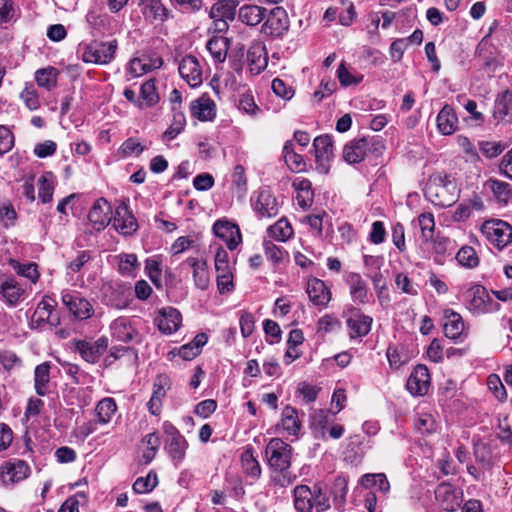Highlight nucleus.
I'll use <instances>...</instances> for the list:
<instances>
[{"mask_svg":"<svg viewBox=\"0 0 512 512\" xmlns=\"http://www.w3.org/2000/svg\"><path fill=\"white\" fill-rule=\"evenodd\" d=\"M111 222L114 229L124 236L132 235L138 229L135 217L125 204L117 206L113 214L109 202L105 198H98V230Z\"/></svg>","mask_w":512,"mask_h":512,"instance_id":"obj_1","label":"nucleus"},{"mask_svg":"<svg viewBox=\"0 0 512 512\" xmlns=\"http://www.w3.org/2000/svg\"><path fill=\"white\" fill-rule=\"evenodd\" d=\"M384 145L379 137L368 136L356 138L343 148V158L349 164H357L364 160L368 153H381Z\"/></svg>","mask_w":512,"mask_h":512,"instance_id":"obj_3","label":"nucleus"},{"mask_svg":"<svg viewBox=\"0 0 512 512\" xmlns=\"http://www.w3.org/2000/svg\"><path fill=\"white\" fill-rule=\"evenodd\" d=\"M313 148L317 171L327 174L330 170V161L334 156L332 137L329 135L316 137L313 141Z\"/></svg>","mask_w":512,"mask_h":512,"instance_id":"obj_8","label":"nucleus"},{"mask_svg":"<svg viewBox=\"0 0 512 512\" xmlns=\"http://www.w3.org/2000/svg\"><path fill=\"white\" fill-rule=\"evenodd\" d=\"M118 258V271L122 275H133L137 270L139 264L136 254H120L117 256Z\"/></svg>","mask_w":512,"mask_h":512,"instance_id":"obj_53","label":"nucleus"},{"mask_svg":"<svg viewBox=\"0 0 512 512\" xmlns=\"http://www.w3.org/2000/svg\"><path fill=\"white\" fill-rule=\"evenodd\" d=\"M0 294L9 307L17 306L25 295V289L13 277L0 280Z\"/></svg>","mask_w":512,"mask_h":512,"instance_id":"obj_17","label":"nucleus"},{"mask_svg":"<svg viewBox=\"0 0 512 512\" xmlns=\"http://www.w3.org/2000/svg\"><path fill=\"white\" fill-rule=\"evenodd\" d=\"M77 56L84 63H96V41L91 40L90 42H81L77 48Z\"/></svg>","mask_w":512,"mask_h":512,"instance_id":"obj_58","label":"nucleus"},{"mask_svg":"<svg viewBox=\"0 0 512 512\" xmlns=\"http://www.w3.org/2000/svg\"><path fill=\"white\" fill-rule=\"evenodd\" d=\"M306 291L309 299L318 306H326L331 299L330 290L324 281L317 278L308 281Z\"/></svg>","mask_w":512,"mask_h":512,"instance_id":"obj_21","label":"nucleus"},{"mask_svg":"<svg viewBox=\"0 0 512 512\" xmlns=\"http://www.w3.org/2000/svg\"><path fill=\"white\" fill-rule=\"evenodd\" d=\"M330 422V415L326 410H314L311 414V426L314 429L321 431L322 436L324 435V431L328 429Z\"/></svg>","mask_w":512,"mask_h":512,"instance_id":"obj_60","label":"nucleus"},{"mask_svg":"<svg viewBox=\"0 0 512 512\" xmlns=\"http://www.w3.org/2000/svg\"><path fill=\"white\" fill-rule=\"evenodd\" d=\"M61 299L63 305L77 319H86L90 317L93 312V307L90 302L77 293L63 291Z\"/></svg>","mask_w":512,"mask_h":512,"instance_id":"obj_10","label":"nucleus"},{"mask_svg":"<svg viewBox=\"0 0 512 512\" xmlns=\"http://www.w3.org/2000/svg\"><path fill=\"white\" fill-rule=\"evenodd\" d=\"M207 50L216 62L225 61L228 51V40L225 37H213L207 42Z\"/></svg>","mask_w":512,"mask_h":512,"instance_id":"obj_41","label":"nucleus"},{"mask_svg":"<svg viewBox=\"0 0 512 512\" xmlns=\"http://www.w3.org/2000/svg\"><path fill=\"white\" fill-rule=\"evenodd\" d=\"M170 389V378L167 375H158L153 384V392L147 403L149 412L158 416L162 409V400Z\"/></svg>","mask_w":512,"mask_h":512,"instance_id":"obj_15","label":"nucleus"},{"mask_svg":"<svg viewBox=\"0 0 512 512\" xmlns=\"http://www.w3.org/2000/svg\"><path fill=\"white\" fill-rule=\"evenodd\" d=\"M484 187L490 190L498 202L506 204L511 196L510 185L497 179H488Z\"/></svg>","mask_w":512,"mask_h":512,"instance_id":"obj_36","label":"nucleus"},{"mask_svg":"<svg viewBox=\"0 0 512 512\" xmlns=\"http://www.w3.org/2000/svg\"><path fill=\"white\" fill-rule=\"evenodd\" d=\"M186 448L187 441L182 435L172 437L167 441V451L176 462H180L184 458Z\"/></svg>","mask_w":512,"mask_h":512,"instance_id":"obj_49","label":"nucleus"},{"mask_svg":"<svg viewBox=\"0 0 512 512\" xmlns=\"http://www.w3.org/2000/svg\"><path fill=\"white\" fill-rule=\"evenodd\" d=\"M236 5L233 0H219L209 11L210 18H225L233 20L236 16Z\"/></svg>","mask_w":512,"mask_h":512,"instance_id":"obj_34","label":"nucleus"},{"mask_svg":"<svg viewBox=\"0 0 512 512\" xmlns=\"http://www.w3.org/2000/svg\"><path fill=\"white\" fill-rule=\"evenodd\" d=\"M468 309L475 315L493 313L500 309V304L495 301L482 285H474L467 291Z\"/></svg>","mask_w":512,"mask_h":512,"instance_id":"obj_6","label":"nucleus"},{"mask_svg":"<svg viewBox=\"0 0 512 512\" xmlns=\"http://www.w3.org/2000/svg\"><path fill=\"white\" fill-rule=\"evenodd\" d=\"M139 99L138 107L141 109L155 106L159 102L154 79H149L141 85Z\"/></svg>","mask_w":512,"mask_h":512,"instance_id":"obj_32","label":"nucleus"},{"mask_svg":"<svg viewBox=\"0 0 512 512\" xmlns=\"http://www.w3.org/2000/svg\"><path fill=\"white\" fill-rule=\"evenodd\" d=\"M247 62L252 74L258 75L267 66L265 46L261 43L253 44L247 51Z\"/></svg>","mask_w":512,"mask_h":512,"instance_id":"obj_24","label":"nucleus"},{"mask_svg":"<svg viewBox=\"0 0 512 512\" xmlns=\"http://www.w3.org/2000/svg\"><path fill=\"white\" fill-rule=\"evenodd\" d=\"M289 27L288 13L283 7L277 6L267 10L261 33L272 39H281L288 32Z\"/></svg>","mask_w":512,"mask_h":512,"instance_id":"obj_5","label":"nucleus"},{"mask_svg":"<svg viewBox=\"0 0 512 512\" xmlns=\"http://www.w3.org/2000/svg\"><path fill=\"white\" fill-rule=\"evenodd\" d=\"M371 282L377 294L379 303L385 306L389 302V294L387 292V282L381 272H376L371 276Z\"/></svg>","mask_w":512,"mask_h":512,"instance_id":"obj_54","label":"nucleus"},{"mask_svg":"<svg viewBox=\"0 0 512 512\" xmlns=\"http://www.w3.org/2000/svg\"><path fill=\"white\" fill-rule=\"evenodd\" d=\"M238 108L251 116H255L260 110L250 91H247L240 96Z\"/></svg>","mask_w":512,"mask_h":512,"instance_id":"obj_62","label":"nucleus"},{"mask_svg":"<svg viewBox=\"0 0 512 512\" xmlns=\"http://www.w3.org/2000/svg\"><path fill=\"white\" fill-rule=\"evenodd\" d=\"M117 411L113 398L107 397L98 401V424H108Z\"/></svg>","mask_w":512,"mask_h":512,"instance_id":"obj_47","label":"nucleus"},{"mask_svg":"<svg viewBox=\"0 0 512 512\" xmlns=\"http://www.w3.org/2000/svg\"><path fill=\"white\" fill-rule=\"evenodd\" d=\"M282 418H281V425L283 429L289 434V435H297V433L300 430L301 424L298 419V414L295 408L291 406H286L282 410Z\"/></svg>","mask_w":512,"mask_h":512,"instance_id":"obj_40","label":"nucleus"},{"mask_svg":"<svg viewBox=\"0 0 512 512\" xmlns=\"http://www.w3.org/2000/svg\"><path fill=\"white\" fill-rule=\"evenodd\" d=\"M346 282L349 286V292L354 303L366 304L369 302L372 294L369 292L368 285L360 274L350 273Z\"/></svg>","mask_w":512,"mask_h":512,"instance_id":"obj_19","label":"nucleus"},{"mask_svg":"<svg viewBox=\"0 0 512 512\" xmlns=\"http://www.w3.org/2000/svg\"><path fill=\"white\" fill-rule=\"evenodd\" d=\"M437 129L442 135H451L457 130L458 118L452 106L446 104L436 118Z\"/></svg>","mask_w":512,"mask_h":512,"instance_id":"obj_22","label":"nucleus"},{"mask_svg":"<svg viewBox=\"0 0 512 512\" xmlns=\"http://www.w3.org/2000/svg\"><path fill=\"white\" fill-rule=\"evenodd\" d=\"M117 47L116 39H111L98 45V65L110 63L114 59Z\"/></svg>","mask_w":512,"mask_h":512,"instance_id":"obj_52","label":"nucleus"},{"mask_svg":"<svg viewBox=\"0 0 512 512\" xmlns=\"http://www.w3.org/2000/svg\"><path fill=\"white\" fill-rule=\"evenodd\" d=\"M267 233L271 238L285 242L292 236L293 229L286 218H281L267 229Z\"/></svg>","mask_w":512,"mask_h":512,"instance_id":"obj_44","label":"nucleus"},{"mask_svg":"<svg viewBox=\"0 0 512 512\" xmlns=\"http://www.w3.org/2000/svg\"><path fill=\"white\" fill-rule=\"evenodd\" d=\"M76 350L81 357L88 363L96 362V345L92 340H77L75 342Z\"/></svg>","mask_w":512,"mask_h":512,"instance_id":"obj_56","label":"nucleus"},{"mask_svg":"<svg viewBox=\"0 0 512 512\" xmlns=\"http://www.w3.org/2000/svg\"><path fill=\"white\" fill-rule=\"evenodd\" d=\"M456 259L461 266L467 268H474L479 263V259L475 250L470 246L462 247L458 251Z\"/></svg>","mask_w":512,"mask_h":512,"instance_id":"obj_57","label":"nucleus"},{"mask_svg":"<svg viewBox=\"0 0 512 512\" xmlns=\"http://www.w3.org/2000/svg\"><path fill=\"white\" fill-rule=\"evenodd\" d=\"M253 206L255 212L260 218L275 217L279 212V206L276 197L267 189L259 191Z\"/></svg>","mask_w":512,"mask_h":512,"instance_id":"obj_18","label":"nucleus"},{"mask_svg":"<svg viewBox=\"0 0 512 512\" xmlns=\"http://www.w3.org/2000/svg\"><path fill=\"white\" fill-rule=\"evenodd\" d=\"M1 469V479L4 484L20 482L30 473V468L24 460L6 462Z\"/></svg>","mask_w":512,"mask_h":512,"instance_id":"obj_16","label":"nucleus"},{"mask_svg":"<svg viewBox=\"0 0 512 512\" xmlns=\"http://www.w3.org/2000/svg\"><path fill=\"white\" fill-rule=\"evenodd\" d=\"M184 263L193 269V279L195 285L201 290H206L210 282L206 261L190 257L187 258Z\"/></svg>","mask_w":512,"mask_h":512,"instance_id":"obj_25","label":"nucleus"},{"mask_svg":"<svg viewBox=\"0 0 512 512\" xmlns=\"http://www.w3.org/2000/svg\"><path fill=\"white\" fill-rule=\"evenodd\" d=\"M38 196L42 203H49L53 198L54 176L52 172H45L38 179Z\"/></svg>","mask_w":512,"mask_h":512,"instance_id":"obj_45","label":"nucleus"},{"mask_svg":"<svg viewBox=\"0 0 512 512\" xmlns=\"http://www.w3.org/2000/svg\"><path fill=\"white\" fill-rule=\"evenodd\" d=\"M155 323L162 333L170 335L180 328L182 315L174 307H165L159 311Z\"/></svg>","mask_w":512,"mask_h":512,"instance_id":"obj_13","label":"nucleus"},{"mask_svg":"<svg viewBox=\"0 0 512 512\" xmlns=\"http://www.w3.org/2000/svg\"><path fill=\"white\" fill-rule=\"evenodd\" d=\"M293 448L281 438H272L265 448L268 465L273 471H285L290 468Z\"/></svg>","mask_w":512,"mask_h":512,"instance_id":"obj_4","label":"nucleus"},{"mask_svg":"<svg viewBox=\"0 0 512 512\" xmlns=\"http://www.w3.org/2000/svg\"><path fill=\"white\" fill-rule=\"evenodd\" d=\"M180 76L191 86L197 87L202 84V69L195 56L187 55L179 63Z\"/></svg>","mask_w":512,"mask_h":512,"instance_id":"obj_12","label":"nucleus"},{"mask_svg":"<svg viewBox=\"0 0 512 512\" xmlns=\"http://www.w3.org/2000/svg\"><path fill=\"white\" fill-rule=\"evenodd\" d=\"M443 329L446 337L450 339L459 338L464 331V322L461 315L452 310L445 311Z\"/></svg>","mask_w":512,"mask_h":512,"instance_id":"obj_29","label":"nucleus"},{"mask_svg":"<svg viewBox=\"0 0 512 512\" xmlns=\"http://www.w3.org/2000/svg\"><path fill=\"white\" fill-rule=\"evenodd\" d=\"M312 489L307 485H297L293 489V503L297 512H311Z\"/></svg>","mask_w":512,"mask_h":512,"instance_id":"obj_31","label":"nucleus"},{"mask_svg":"<svg viewBox=\"0 0 512 512\" xmlns=\"http://www.w3.org/2000/svg\"><path fill=\"white\" fill-rule=\"evenodd\" d=\"M158 484V477L154 471H150L145 477H139L133 484V491L136 494L151 492Z\"/></svg>","mask_w":512,"mask_h":512,"instance_id":"obj_50","label":"nucleus"},{"mask_svg":"<svg viewBox=\"0 0 512 512\" xmlns=\"http://www.w3.org/2000/svg\"><path fill=\"white\" fill-rule=\"evenodd\" d=\"M0 363L6 371H11L19 368L22 365V360L13 351L4 350L0 352Z\"/></svg>","mask_w":512,"mask_h":512,"instance_id":"obj_64","label":"nucleus"},{"mask_svg":"<svg viewBox=\"0 0 512 512\" xmlns=\"http://www.w3.org/2000/svg\"><path fill=\"white\" fill-rule=\"evenodd\" d=\"M9 265L16 271L18 275L29 279L33 284H35L38 281L40 275L36 263H20L15 259H10Z\"/></svg>","mask_w":512,"mask_h":512,"instance_id":"obj_43","label":"nucleus"},{"mask_svg":"<svg viewBox=\"0 0 512 512\" xmlns=\"http://www.w3.org/2000/svg\"><path fill=\"white\" fill-rule=\"evenodd\" d=\"M372 322L373 320L370 316L363 314L348 318L346 323L349 328L350 338L354 339L366 336L371 330Z\"/></svg>","mask_w":512,"mask_h":512,"instance_id":"obj_27","label":"nucleus"},{"mask_svg":"<svg viewBox=\"0 0 512 512\" xmlns=\"http://www.w3.org/2000/svg\"><path fill=\"white\" fill-rule=\"evenodd\" d=\"M241 465L246 476L256 480L261 476V467L253 454L252 448H247L241 454Z\"/></svg>","mask_w":512,"mask_h":512,"instance_id":"obj_33","label":"nucleus"},{"mask_svg":"<svg viewBox=\"0 0 512 512\" xmlns=\"http://www.w3.org/2000/svg\"><path fill=\"white\" fill-rule=\"evenodd\" d=\"M283 157L288 168L295 173L305 171L306 162L302 155L294 150L292 141H287L283 147Z\"/></svg>","mask_w":512,"mask_h":512,"instance_id":"obj_30","label":"nucleus"},{"mask_svg":"<svg viewBox=\"0 0 512 512\" xmlns=\"http://www.w3.org/2000/svg\"><path fill=\"white\" fill-rule=\"evenodd\" d=\"M19 97L30 111H35L40 108L39 95L32 83H25Z\"/></svg>","mask_w":512,"mask_h":512,"instance_id":"obj_51","label":"nucleus"},{"mask_svg":"<svg viewBox=\"0 0 512 512\" xmlns=\"http://www.w3.org/2000/svg\"><path fill=\"white\" fill-rule=\"evenodd\" d=\"M415 428L421 434H431L436 430V422L429 413H421L415 421Z\"/></svg>","mask_w":512,"mask_h":512,"instance_id":"obj_61","label":"nucleus"},{"mask_svg":"<svg viewBox=\"0 0 512 512\" xmlns=\"http://www.w3.org/2000/svg\"><path fill=\"white\" fill-rule=\"evenodd\" d=\"M59 71L52 66H48L46 68L38 69L35 72V81L38 86L47 89L48 91L52 90L57 85V77Z\"/></svg>","mask_w":512,"mask_h":512,"instance_id":"obj_37","label":"nucleus"},{"mask_svg":"<svg viewBox=\"0 0 512 512\" xmlns=\"http://www.w3.org/2000/svg\"><path fill=\"white\" fill-rule=\"evenodd\" d=\"M186 117L183 112L173 113V119L170 126L163 133L162 138L164 141H172L175 139L185 128Z\"/></svg>","mask_w":512,"mask_h":512,"instance_id":"obj_48","label":"nucleus"},{"mask_svg":"<svg viewBox=\"0 0 512 512\" xmlns=\"http://www.w3.org/2000/svg\"><path fill=\"white\" fill-rule=\"evenodd\" d=\"M361 483L366 488L373 487L383 494L388 493L390 490V483L383 473L365 474L361 478Z\"/></svg>","mask_w":512,"mask_h":512,"instance_id":"obj_46","label":"nucleus"},{"mask_svg":"<svg viewBox=\"0 0 512 512\" xmlns=\"http://www.w3.org/2000/svg\"><path fill=\"white\" fill-rule=\"evenodd\" d=\"M53 310L54 307L44 298L38 303L34 315L32 316V322L36 323L37 326L48 322Z\"/></svg>","mask_w":512,"mask_h":512,"instance_id":"obj_59","label":"nucleus"},{"mask_svg":"<svg viewBox=\"0 0 512 512\" xmlns=\"http://www.w3.org/2000/svg\"><path fill=\"white\" fill-rule=\"evenodd\" d=\"M312 498L309 503L311 504V512H325L331 508L330 496L318 484L312 488Z\"/></svg>","mask_w":512,"mask_h":512,"instance_id":"obj_38","label":"nucleus"},{"mask_svg":"<svg viewBox=\"0 0 512 512\" xmlns=\"http://www.w3.org/2000/svg\"><path fill=\"white\" fill-rule=\"evenodd\" d=\"M425 195L433 204L449 207L458 198L456 182L447 174L437 173L427 183Z\"/></svg>","mask_w":512,"mask_h":512,"instance_id":"obj_2","label":"nucleus"},{"mask_svg":"<svg viewBox=\"0 0 512 512\" xmlns=\"http://www.w3.org/2000/svg\"><path fill=\"white\" fill-rule=\"evenodd\" d=\"M162 63L161 58L136 57L130 60L127 72L132 78L140 77L153 69L161 67Z\"/></svg>","mask_w":512,"mask_h":512,"instance_id":"obj_23","label":"nucleus"},{"mask_svg":"<svg viewBox=\"0 0 512 512\" xmlns=\"http://www.w3.org/2000/svg\"><path fill=\"white\" fill-rule=\"evenodd\" d=\"M435 499L439 506L446 512H453L460 507L463 500V492L447 482L440 483L435 489Z\"/></svg>","mask_w":512,"mask_h":512,"instance_id":"obj_9","label":"nucleus"},{"mask_svg":"<svg viewBox=\"0 0 512 512\" xmlns=\"http://www.w3.org/2000/svg\"><path fill=\"white\" fill-rule=\"evenodd\" d=\"M214 234L225 241L229 250H234L242 241L238 225L227 220H218L213 225Z\"/></svg>","mask_w":512,"mask_h":512,"instance_id":"obj_11","label":"nucleus"},{"mask_svg":"<svg viewBox=\"0 0 512 512\" xmlns=\"http://www.w3.org/2000/svg\"><path fill=\"white\" fill-rule=\"evenodd\" d=\"M215 103L209 97H200L191 103V113L200 121H210L216 116Z\"/></svg>","mask_w":512,"mask_h":512,"instance_id":"obj_26","label":"nucleus"},{"mask_svg":"<svg viewBox=\"0 0 512 512\" xmlns=\"http://www.w3.org/2000/svg\"><path fill=\"white\" fill-rule=\"evenodd\" d=\"M512 111V88L504 91L495 100L494 117L503 120Z\"/></svg>","mask_w":512,"mask_h":512,"instance_id":"obj_42","label":"nucleus"},{"mask_svg":"<svg viewBox=\"0 0 512 512\" xmlns=\"http://www.w3.org/2000/svg\"><path fill=\"white\" fill-rule=\"evenodd\" d=\"M50 369L49 362H43L35 367L34 388L38 396H45L49 392Z\"/></svg>","mask_w":512,"mask_h":512,"instance_id":"obj_28","label":"nucleus"},{"mask_svg":"<svg viewBox=\"0 0 512 512\" xmlns=\"http://www.w3.org/2000/svg\"><path fill=\"white\" fill-rule=\"evenodd\" d=\"M430 384V375L428 369L423 365H418L410 374L406 387L414 396H423L428 392Z\"/></svg>","mask_w":512,"mask_h":512,"instance_id":"obj_14","label":"nucleus"},{"mask_svg":"<svg viewBox=\"0 0 512 512\" xmlns=\"http://www.w3.org/2000/svg\"><path fill=\"white\" fill-rule=\"evenodd\" d=\"M418 224L421 229L422 238L424 241H429L433 238L435 221L434 215L430 212L422 213L418 216Z\"/></svg>","mask_w":512,"mask_h":512,"instance_id":"obj_55","label":"nucleus"},{"mask_svg":"<svg viewBox=\"0 0 512 512\" xmlns=\"http://www.w3.org/2000/svg\"><path fill=\"white\" fill-rule=\"evenodd\" d=\"M267 9L256 4H244L238 11V20L249 27H255L264 21Z\"/></svg>","mask_w":512,"mask_h":512,"instance_id":"obj_20","label":"nucleus"},{"mask_svg":"<svg viewBox=\"0 0 512 512\" xmlns=\"http://www.w3.org/2000/svg\"><path fill=\"white\" fill-rule=\"evenodd\" d=\"M263 248L266 258L274 264L281 262L286 253L283 249L271 241H264Z\"/></svg>","mask_w":512,"mask_h":512,"instance_id":"obj_63","label":"nucleus"},{"mask_svg":"<svg viewBox=\"0 0 512 512\" xmlns=\"http://www.w3.org/2000/svg\"><path fill=\"white\" fill-rule=\"evenodd\" d=\"M481 232L498 249L512 241V226L503 220L485 221L481 226Z\"/></svg>","mask_w":512,"mask_h":512,"instance_id":"obj_7","label":"nucleus"},{"mask_svg":"<svg viewBox=\"0 0 512 512\" xmlns=\"http://www.w3.org/2000/svg\"><path fill=\"white\" fill-rule=\"evenodd\" d=\"M111 331L119 341L128 342L133 339L134 329L125 317L115 319L111 324Z\"/></svg>","mask_w":512,"mask_h":512,"instance_id":"obj_35","label":"nucleus"},{"mask_svg":"<svg viewBox=\"0 0 512 512\" xmlns=\"http://www.w3.org/2000/svg\"><path fill=\"white\" fill-rule=\"evenodd\" d=\"M348 492V482L345 477H337L334 480L331 495L333 497V506L337 510H342L346 503Z\"/></svg>","mask_w":512,"mask_h":512,"instance_id":"obj_39","label":"nucleus"}]
</instances>
